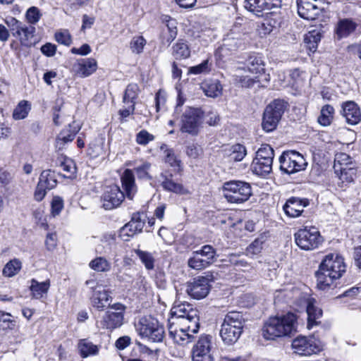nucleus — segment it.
I'll list each match as a JSON object with an SVG mask.
<instances>
[{
  "label": "nucleus",
  "mask_w": 361,
  "mask_h": 361,
  "mask_svg": "<svg viewBox=\"0 0 361 361\" xmlns=\"http://www.w3.org/2000/svg\"><path fill=\"white\" fill-rule=\"evenodd\" d=\"M121 180L125 194L116 185L106 187L100 197L102 207L104 209H116L121 204L125 197L132 200L137 193V188L132 170L126 169L121 177Z\"/></svg>",
  "instance_id": "1"
},
{
  "label": "nucleus",
  "mask_w": 361,
  "mask_h": 361,
  "mask_svg": "<svg viewBox=\"0 0 361 361\" xmlns=\"http://www.w3.org/2000/svg\"><path fill=\"white\" fill-rule=\"evenodd\" d=\"M345 271L346 264L342 256L336 253L326 255L315 274L318 288L326 290L334 281L340 279Z\"/></svg>",
  "instance_id": "2"
},
{
  "label": "nucleus",
  "mask_w": 361,
  "mask_h": 361,
  "mask_svg": "<svg viewBox=\"0 0 361 361\" xmlns=\"http://www.w3.org/2000/svg\"><path fill=\"white\" fill-rule=\"evenodd\" d=\"M297 331V317L288 312L281 316L269 317L264 324L262 329L263 337L267 340L290 336Z\"/></svg>",
  "instance_id": "3"
},
{
  "label": "nucleus",
  "mask_w": 361,
  "mask_h": 361,
  "mask_svg": "<svg viewBox=\"0 0 361 361\" xmlns=\"http://www.w3.org/2000/svg\"><path fill=\"white\" fill-rule=\"evenodd\" d=\"M244 318L240 312H228L221 326L220 336L226 345H233L239 339L243 328Z\"/></svg>",
  "instance_id": "4"
},
{
  "label": "nucleus",
  "mask_w": 361,
  "mask_h": 361,
  "mask_svg": "<svg viewBox=\"0 0 361 361\" xmlns=\"http://www.w3.org/2000/svg\"><path fill=\"white\" fill-rule=\"evenodd\" d=\"M135 327L138 334L149 341L160 343L164 338V328L155 318L142 317L135 324Z\"/></svg>",
  "instance_id": "5"
},
{
  "label": "nucleus",
  "mask_w": 361,
  "mask_h": 361,
  "mask_svg": "<svg viewBox=\"0 0 361 361\" xmlns=\"http://www.w3.org/2000/svg\"><path fill=\"white\" fill-rule=\"evenodd\" d=\"M216 250L211 245H204L193 251L187 261L189 268L201 271L207 269L216 261Z\"/></svg>",
  "instance_id": "6"
},
{
  "label": "nucleus",
  "mask_w": 361,
  "mask_h": 361,
  "mask_svg": "<svg viewBox=\"0 0 361 361\" xmlns=\"http://www.w3.org/2000/svg\"><path fill=\"white\" fill-rule=\"evenodd\" d=\"M203 116L200 109L188 107L180 116V131L191 136L198 135L202 128Z\"/></svg>",
  "instance_id": "7"
},
{
  "label": "nucleus",
  "mask_w": 361,
  "mask_h": 361,
  "mask_svg": "<svg viewBox=\"0 0 361 361\" xmlns=\"http://www.w3.org/2000/svg\"><path fill=\"white\" fill-rule=\"evenodd\" d=\"M223 190L225 198L231 203L245 202L252 195L250 183L240 180H231L225 183Z\"/></svg>",
  "instance_id": "8"
},
{
  "label": "nucleus",
  "mask_w": 361,
  "mask_h": 361,
  "mask_svg": "<svg viewBox=\"0 0 361 361\" xmlns=\"http://www.w3.org/2000/svg\"><path fill=\"white\" fill-rule=\"evenodd\" d=\"M214 279L212 272H206L204 276H200L185 284V292L192 298L200 300L205 298L211 288L210 283Z\"/></svg>",
  "instance_id": "9"
},
{
  "label": "nucleus",
  "mask_w": 361,
  "mask_h": 361,
  "mask_svg": "<svg viewBox=\"0 0 361 361\" xmlns=\"http://www.w3.org/2000/svg\"><path fill=\"white\" fill-rule=\"evenodd\" d=\"M274 149L269 145H263L256 152L252 167V171L257 175L263 176L269 173L272 170Z\"/></svg>",
  "instance_id": "10"
},
{
  "label": "nucleus",
  "mask_w": 361,
  "mask_h": 361,
  "mask_svg": "<svg viewBox=\"0 0 361 361\" xmlns=\"http://www.w3.org/2000/svg\"><path fill=\"white\" fill-rule=\"evenodd\" d=\"M280 169L287 174L302 171L307 165L304 157L296 151L283 152L279 157Z\"/></svg>",
  "instance_id": "11"
},
{
  "label": "nucleus",
  "mask_w": 361,
  "mask_h": 361,
  "mask_svg": "<svg viewBox=\"0 0 361 361\" xmlns=\"http://www.w3.org/2000/svg\"><path fill=\"white\" fill-rule=\"evenodd\" d=\"M294 237L296 245L304 250L317 248L322 242V237L315 227L300 229L295 233Z\"/></svg>",
  "instance_id": "12"
},
{
  "label": "nucleus",
  "mask_w": 361,
  "mask_h": 361,
  "mask_svg": "<svg viewBox=\"0 0 361 361\" xmlns=\"http://www.w3.org/2000/svg\"><path fill=\"white\" fill-rule=\"evenodd\" d=\"M212 337L210 335L201 336L192 348V361H214Z\"/></svg>",
  "instance_id": "13"
},
{
  "label": "nucleus",
  "mask_w": 361,
  "mask_h": 361,
  "mask_svg": "<svg viewBox=\"0 0 361 361\" xmlns=\"http://www.w3.org/2000/svg\"><path fill=\"white\" fill-rule=\"evenodd\" d=\"M294 353L300 355H310L322 350V342L314 337L298 336L292 342Z\"/></svg>",
  "instance_id": "14"
},
{
  "label": "nucleus",
  "mask_w": 361,
  "mask_h": 361,
  "mask_svg": "<svg viewBox=\"0 0 361 361\" xmlns=\"http://www.w3.org/2000/svg\"><path fill=\"white\" fill-rule=\"evenodd\" d=\"M281 5V0H245L244 2V7L258 16L263 11L278 8Z\"/></svg>",
  "instance_id": "15"
},
{
  "label": "nucleus",
  "mask_w": 361,
  "mask_h": 361,
  "mask_svg": "<svg viewBox=\"0 0 361 361\" xmlns=\"http://www.w3.org/2000/svg\"><path fill=\"white\" fill-rule=\"evenodd\" d=\"M316 0H298V15L305 20H316L322 11L316 5Z\"/></svg>",
  "instance_id": "16"
},
{
  "label": "nucleus",
  "mask_w": 361,
  "mask_h": 361,
  "mask_svg": "<svg viewBox=\"0 0 361 361\" xmlns=\"http://www.w3.org/2000/svg\"><path fill=\"white\" fill-rule=\"evenodd\" d=\"M173 175L168 172L161 173L157 177V181L162 188L168 192H172L178 195H188L190 191L182 184L176 183L172 179Z\"/></svg>",
  "instance_id": "17"
},
{
  "label": "nucleus",
  "mask_w": 361,
  "mask_h": 361,
  "mask_svg": "<svg viewBox=\"0 0 361 361\" xmlns=\"http://www.w3.org/2000/svg\"><path fill=\"white\" fill-rule=\"evenodd\" d=\"M145 224V215L144 213L136 212L133 214L131 220L121 228V234L132 237L142 231Z\"/></svg>",
  "instance_id": "18"
},
{
  "label": "nucleus",
  "mask_w": 361,
  "mask_h": 361,
  "mask_svg": "<svg viewBox=\"0 0 361 361\" xmlns=\"http://www.w3.org/2000/svg\"><path fill=\"white\" fill-rule=\"evenodd\" d=\"M341 114L349 125L355 126L361 121V111L353 101H347L342 104Z\"/></svg>",
  "instance_id": "19"
},
{
  "label": "nucleus",
  "mask_w": 361,
  "mask_h": 361,
  "mask_svg": "<svg viewBox=\"0 0 361 361\" xmlns=\"http://www.w3.org/2000/svg\"><path fill=\"white\" fill-rule=\"evenodd\" d=\"M309 204L310 202L307 199L293 197L286 201L283 209L287 216L295 218L301 215L304 208Z\"/></svg>",
  "instance_id": "20"
},
{
  "label": "nucleus",
  "mask_w": 361,
  "mask_h": 361,
  "mask_svg": "<svg viewBox=\"0 0 361 361\" xmlns=\"http://www.w3.org/2000/svg\"><path fill=\"white\" fill-rule=\"evenodd\" d=\"M169 335L173 341L180 345H184L193 340V334L183 328L178 327L175 322H169Z\"/></svg>",
  "instance_id": "21"
},
{
  "label": "nucleus",
  "mask_w": 361,
  "mask_h": 361,
  "mask_svg": "<svg viewBox=\"0 0 361 361\" xmlns=\"http://www.w3.org/2000/svg\"><path fill=\"white\" fill-rule=\"evenodd\" d=\"M90 300L94 308L102 311L110 305L112 298L103 286H98L96 288L94 293H92Z\"/></svg>",
  "instance_id": "22"
},
{
  "label": "nucleus",
  "mask_w": 361,
  "mask_h": 361,
  "mask_svg": "<svg viewBox=\"0 0 361 361\" xmlns=\"http://www.w3.org/2000/svg\"><path fill=\"white\" fill-rule=\"evenodd\" d=\"M124 315L121 312H115L107 311L98 322L99 326L103 329L113 330L120 327L123 324Z\"/></svg>",
  "instance_id": "23"
},
{
  "label": "nucleus",
  "mask_w": 361,
  "mask_h": 361,
  "mask_svg": "<svg viewBox=\"0 0 361 361\" xmlns=\"http://www.w3.org/2000/svg\"><path fill=\"white\" fill-rule=\"evenodd\" d=\"M357 24L351 18L339 19L334 29L338 39L346 38L355 32Z\"/></svg>",
  "instance_id": "24"
},
{
  "label": "nucleus",
  "mask_w": 361,
  "mask_h": 361,
  "mask_svg": "<svg viewBox=\"0 0 361 361\" xmlns=\"http://www.w3.org/2000/svg\"><path fill=\"white\" fill-rule=\"evenodd\" d=\"M178 327L183 328L192 334H197L200 329L199 317L197 311L192 309L189 310L188 317H185L175 322Z\"/></svg>",
  "instance_id": "25"
},
{
  "label": "nucleus",
  "mask_w": 361,
  "mask_h": 361,
  "mask_svg": "<svg viewBox=\"0 0 361 361\" xmlns=\"http://www.w3.org/2000/svg\"><path fill=\"white\" fill-rule=\"evenodd\" d=\"M243 69L247 70L250 73L260 75L265 72V63L262 56L253 54L248 56L245 62Z\"/></svg>",
  "instance_id": "26"
},
{
  "label": "nucleus",
  "mask_w": 361,
  "mask_h": 361,
  "mask_svg": "<svg viewBox=\"0 0 361 361\" xmlns=\"http://www.w3.org/2000/svg\"><path fill=\"white\" fill-rule=\"evenodd\" d=\"M75 71L80 77H88L94 73L97 68V63L94 59L87 58L80 59L74 66Z\"/></svg>",
  "instance_id": "27"
},
{
  "label": "nucleus",
  "mask_w": 361,
  "mask_h": 361,
  "mask_svg": "<svg viewBox=\"0 0 361 361\" xmlns=\"http://www.w3.org/2000/svg\"><path fill=\"white\" fill-rule=\"evenodd\" d=\"M224 157L228 159V161H240L247 154L246 148L244 145L236 144L228 146L223 149Z\"/></svg>",
  "instance_id": "28"
},
{
  "label": "nucleus",
  "mask_w": 361,
  "mask_h": 361,
  "mask_svg": "<svg viewBox=\"0 0 361 361\" xmlns=\"http://www.w3.org/2000/svg\"><path fill=\"white\" fill-rule=\"evenodd\" d=\"M287 106L288 104L284 100L280 99H274L266 106L264 113L271 116L276 121H280Z\"/></svg>",
  "instance_id": "29"
},
{
  "label": "nucleus",
  "mask_w": 361,
  "mask_h": 361,
  "mask_svg": "<svg viewBox=\"0 0 361 361\" xmlns=\"http://www.w3.org/2000/svg\"><path fill=\"white\" fill-rule=\"evenodd\" d=\"M241 36L242 35L240 33L235 35L233 31L231 30V32L228 33L226 37L224 39V43L221 47V51H233L241 47L243 45Z\"/></svg>",
  "instance_id": "30"
},
{
  "label": "nucleus",
  "mask_w": 361,
  "mask_h": 361,
  "mask_svg": "<svg viewBox=\"0 0 361 361\" xmlns=\"http://www.w3.org/2000/svg\"><path fill=\"white\" fill-rule=\"evenodd\" d=\"M205 95L209 97H217L222 94L223 87L216 79L206 80L201 86Z\"/></svg>",
  "instance_id": "31"
},
{
  "label": "nucleus",
  "mask_w": 361,
  "mask_h": 361,
  "mask_svg": "<svg viewBox=\"0 0 361 361\" xmlns=\"http://www.w3.org/2000/svg\"><path fill=\"white\" fill-rule=\"evenodd\" d=\"M78 350L82 358L96 355L99 353V346L87 338L80 339L78 343Z\"/></svg>",
  "instance_id": "32"
},
{
  "label": "nucleus",
  "mask_w": 361,
  "mask_h": 361,
  "mask_svg": "<svg viewBox=\"0 0 361 361\" xmlns=\"http://www.w3.org/2000/svg\"><path fill=\"white\" fill-rule=\"evenodd\" d=\"M356 171L357 170L354 165L350 167H340L338 173H336L341 181L338 183V185L343 187L352 183L355 177Z\"/></svg>",
  "instance_id": "33"
},
{
  "label": "nucleus",
  "mask_w": 361,
  "mask_h": 361,
  "mask_svg": "<svg viewBox=\"0 0 361 361\" xmlns=\"http://www.w3.org/2000/svg\"><path fill=\"white\" fill-rule=\"evenodd\" d=\"M50 286L49 280L44 282H38L36 279H32L30 281V290L32 297L36 299H39L47 294Z\"/></svg>",
  "instance_id": "34"
},
{
  "label": "nucleus",
  "mask_w": 361,
  "mask_h": 361,
  "mask_svg": "<svg viewBox=\"0 0 361 361\" xmlns=\"http://www.w3.org/2000/svg\"><path fill=\"white\" fill-rule=\"evenodd\" d=\"M307 329H311L313 326L318 325L320 322L318 321L322 317V310L316 307L311 302H308L307 306Z\"/></svg>",
  "instance_id": "35"
},
{
  "label": "nucleus",
  "mask_w": 361,
  "mask_h": 361,
  "mask_svg": "<svg viewBox=\"0 0 361 361\" xmlns=\"http://www.w3.org/2000/svg\"><path fill=\"white\" fill-rule=\"evenodd\" d=\"M322 35L319 30H312L309 31L304 37V42L310 51H315L318 43L320 42Z\"/></svg>",
  "instance_id": "36"
},
{
  "label": "nucleus",
  "mask_w": 361,
  "mask_h": 361,
  "mask_svg": "<svg viewBox=\"0 0 361 361\" xmlns=\"http://www.w3.org/2000/svg\"><path fill=\"white\" fill-rule=\"evenodd\" d=\"M39 183L47 187L48 190L54 188L57 184L55 172L51 169L43 171L39 176Z\"/></svg>",
  "instance_id": "37"
},
{
  "label": "nucleus",
  "mask_w": 361,
  "mask_h": 361,
  "mask_svg": "<svg viewBox=\"0 0 361 361\" xmlns=\"http://www.w3.org/2000/svg\"><path fill=\"white\" fill-rule=\"evenodd\" d=\"M35 32V27L33 25L23 23L19 30V34L16 37L19 39L23 45L27 46L30 40L33 37Z\"/></svg>",
  "instance_id": "38"
},
{
  "label": "nucleus",
  "mask_w": 361,
  "mask_h": 361,
  "mask_svg": "<svg viewBox=\"0 0 361 361\" xmlns=\"http://www.w3.org/2000/svg\"><path fill=\"white\" fill-rule=\"evenodd\" d=\"M172 54L176 59H184L190 56V50L186 42L180 39L173 46Z\"/></svg>",
  "instance_id": "39"
},
{
  "label": "nucleus",
  "mask_w": 361,
  "mask_h": 361,
  "mask_svg": "<svg viewBox=\"0 0 361 361\" xmlns=\"http://www.w3.org/2000/svg\"><path fill=\"white\" fill-rule=\"evenodd\" d=\"M334 114V109L331 105H324L320 112L317 121L322 126H329L333 120Z\"/></svg>",
  "instance_id": "40"
},
{
  "label": "nucleus",
  "mask_w": 361,
  "mask_h": 361,
  "mask_svg": "<svg viewBox=\"0 0 361 361\" xmlns=\"http://www.w3.org/2000/svg\"><path fill=\"white\" fill-rule=\"evenodd\" d=\"M267 240V235L263 233L259 235L246 249L248 255H256L261 252L264 243Z\"/></svg>",
  "instance_id": "41"
},
{
  "label": "nucleus",
  "mask_w": 361,
  "mask_h": 361,
  "mask_svg": "<svg viewBox=\"0 0 361 361\" xmlns=\"http://www.w3.org/2000/svg\"><path fill=\"white\" fill-rule=\"evenodd\" d=\"M76 134L75 130H71V125L68 128H64L58 135L56 138V147L59 149H61L63 145L66 143L73 141Z\"/></svg>",
  "instance_id": "42"
},
{
  "label": "nucleus",
  "mask_w": 361,
  "mask_h": 361,
  "mask_svg": "<svg viewBox=\"0 0 361 361\" xmlns=\"http://www.w3.org/2000/svg\"><path fill=\"white\" fill-rule=\"evenodd\" d=\"M89 267L97 272H108L111 270V263L104 257H97L90 261Z\"/></svg>",
  "instance_id": "43"
},
{
  "label": "nucleus",
  "mask_w": 361,
  "mask_h": 361,
  "mask_svg": "<svg viewBox=\"0 0 361 361\" xmlns=\"http://www.w3.org/2000/svg\"><path fill=\"white\" fill-rule=\"evenodd\" d=\"M31 109V105L28 101H20L13 112V118L15 120H21L25 118Z\"/></svg>",
  "instance_id": "44"
},
{
  "label": "nucleus",
  "mask_w": 361,
  "mask_h": 361,
  "mask_svg": "<svg viewBox=\"0 0 361 361\" xmlns=\"http://www.w3.org/2000/svg\"><path fill=\"white\" fill-rule=\"evenodd\" d=\"M139 87L135 83L129 84L124 92L123 102L125 104H133L135 105V99L139 94Z\"/></svg>",
  "instance_id": "45"
},
{
  "label": "nucleus",
  "mask_w": 361,
  "mask_h": 361,
  "mask_svg": "<svg viewBox=\"0 0 361 361\" xmlns=\"http://www.w3.org/2000/svg\"><path fill=\"white\" fill-rule=\"evenodd\" d=\"M22 268V262L18 259L10 260L3 269V274L6 277H13L16 275Z\"/></svg>",
  "instance_id": "46"
},
{
  "label": "nucleus",
  "mask_w": 361,
  "mask_h": 361,
  "mask_svg": "<svg viewBox=\"0 0 361 361\" xmlns=\"http://www.w3.org/2000/svg\"><path fill=\"white\" fill-rule=\"evenodd\" d=\"M353 166L352 158L348 154L345 153L336 154L334 166L336 173H338L340 167H350Z\"/></svg>",
  "instance_id": "47"
},
{
  "label": "nucleus",
  "mask_w": 361,
  "mask_h": 361,
  "mask_svg": "<svg viewBox=\"0 0 361 361\" xmlns=\"http://www.w3.org/2000/svg\"><path fill=\"white\" fill-rule=\"evenodd\" d=\"M135 252L147 269L151 270L154 269V258L152 253L141 250H135Z\"/></svg>",
  "instance_id": "48"
},
{
  "label": "nucleus",
  "mask_w": 361,
  "mask_h": 361,
  "mask_svg": "<svg viewBox=\"0 0 361 361\" xmlns=\"http://www.w3.org/2000/svg\"><path fill=\"white\" fill-rule=\"evenodd\" d=\"M152 164L149 162H144L134 169L138 179L150 180L152 179L149 174Z\"/></svg>",
  "instance_id": "49"
},
{
  "label": "nucleus",
  "mask_w": 361,
  "mask_h": 361,
  "mask_svg": "<svg viewBox=\"0 0 361 361\" xmlns=\"http://www.w3.org/2000/svg\"><path fill=\"white\" fill-rule=\"evenodd\" d=\"M146 39L142 36H135L130 42V48L133 53L140 54L146 45Z\"/></svg>",
  "instance_id": "50"
},
{
  "label": "nucleus",
  "mask_w": 361,
  "mask_h": 361,
  "mask_svg": "<svg viewBox=\"0 0 361 361\" xmlns=\"http://www.w3.org/2000/svg\"><path fill=\"white\" fill-rule=\"evenodd\" d=\"M192 309L190 305L181 304L179 305L174 306L171 309L172 319H175L176 321L180 319L181 318L188 317L189 310Z\"/></svg>",
  "instance_id": "51"
},
{
  "label": "nucleus",
  "mask_w": 361,
  "mask_h": 361,
  "mask_svg": "<svg viewBox=\"0 0 361 361\" xmlns=\"http://www.w3.org/2000/svg\"><path fill=\"white\" fill-rule=\"evenodd\" d=\"M11 317L12 315L10 313L2 311L0 319V329H13L16 327V322Z\"/></svg>",
  "instance_id": "52"
},
{
  "label": "nucleus",
  "mask_w": 361,
  "mask_h": 361,
  "mask_svg": "<svg viewBox=\"0 0 361 361\" xmlns=\"http://www.w3.org/2000/svg\"><path fill=\"white\" fill-rule=\"evenodd\" d=\"M165 153V161L168 163L172 167H179L180 161L178 160L175 155L172 149L167 148L166 145H163L161 147V149H164Z\"/></svg>",
  "instance_id": "53"
},
{
  "label": "nucleus",
  "mask_w": 361,
  "mask_h": 361,
  "mask_svg": "<svg viewBox=\"0 0 361 361\" xmlns=\"http://www.w3.org/2000/svg\"><path fill=\"white\" fill-rule=\"evenodd\" d=\"M42 17L40 10L35 6L29 8L25 13V18L27 21L31 25H35L39 22Z\"/></svg>",
  "instance_id": "54"
},
{
  "label": "nucleus",
  "mask_w": 361,
  "mask_h": 361,
  "mask_svg": "<svg viewBox=\"0 0 361 361\" xmlns=\"http://www.w3.org/2000/svg\"><path fill=\"white\" fill-rule=\"evenodd\" d=\"M279 123V121H276V119L271 116H269L264 113L263 114L262 126L264 131L269 133L274 130L276 128Z\"/></svg>",
  "instance_id": "55"
},
{
  "label": "nucleus",
  "mask_w": 361,
  "mask_h": 361,
  "mask_svg": "<svg viewBox=\"0 0 361 361\" xmlns=\"http://www.w3.org/2000/svg\"><path fill=\"white\" fill-rule=\"evenodd\" d=\"M154 140V136L146 130H142L136 135V142L140 145H147L149 142Z\"/></svg>",
  "instance_id": "56"
},
{
  "label": "nucleus",
  "mask_w": 361,
  "mask_h": 361,
  "mask_svg": "<svg viewBox=\"0 0 361 361\" xmlns=\"http://www.w3.org/2000/svg\"><path fill=\"white\" fill-rule=\"evenodd\" d=\"M210 71L209 61L204 60L201 63L192 66L189 68V73L194 75L206 73Z\"/></svg>",
  "instance_id": "57"
},
{
  "label": "nucleus",
  "mask_w": 361,
  "mask_h": 361,
  "mask_svg": "<svg viewBox=\"0 0 361 361\" xmlns=\"http://www.w3.org/2000/svg\"><path fill=\"white\" fill-rule=\"evenodd\" d=\"M6 23L9 27L13 37H16L19 34V30L23 23L18 20L15 18H9L6 20Z\"/></svg>",
  "instance_id": "58"
},
{
  "label": "nucleus",
  "mask_w": 361,
  "mask_h": 361,
  "mask_svg": "<svg viewBox=\"0 0 361 361\" xmlns=\"http://www.w3.org/2000/svg\"><path fill=\"white\" fill-rule=\"evenodd\" d=\"M63 208V200L59 196H54L51 202V214L54 216L60 214Z\"/></svg>",
  "instance_id": "59"
},
{
  "label": "nucleus",
  "mask_w": 361,
  "mask_h": 361,
  "mask_svg": "<svg viewBox=\"0 0 361 361\" xmlns=\"http://www.w3.org/2000/svg\"><path fill=\"white\" fill-rule=\"evenodd\" d=\"M166 21V27L169 32V37L166 39V42L169 44L176 39L177 36V27L175 20L170 19Z\"/></svg>",
  "instance_id": "60"
},
{
  "label": "nucleus",
  "mask_w": 361,
  "mask_h": 361,
  "mask_svg": "<svg viewBox=\"0 0 361 361\" xmlns=\"http://www.w3.org/2000/svg\"><path fill=\"white\" fill-rule=\"evenodd\" d=\"M55 39L59 44L69 46L72 42V39L68 30L57 32L55 34Z\"/></svg>",
  "instance_id": "61"
},
{
  "label": "nucleus",
  "mask_w": 361,
  "mask_h": 361,
  "mask_svg": "<svg viewBox=\"0 0 361 361\" xmlns=\"http://www.w3.org/2000/svg\"><path fill=\"white\" fill-rule=\"evenodd\" d=\"M186 154L192 159H197L202 154V149L196 144H190L187 146Z\"/></svg>",
  "instance_id": "62"
},
{
  "label": "nucleus",
  "mask_w": 361,
  "mask_h": 361,
  "mask_svg": "<svg viewBox=\"0 0 361 361\" xmlns=\"http://www.w3.org/2000/svg\"><path fill=\"white\" fill-rule=\"evenodd\" d=\"M61 166L64 171L69 173V176H68L69 178L73 176L76 172L75 165L71 159H66L61 163Z\"/></svg>",
  "instance_id": "63"
},
{
  "label": "nucleus",
  "mask_w": 361,
  "mask_h": 361,
  "mask_svg": "<svg viewBox=\"0 0 361 361\" xmlns=\"http://www.w3.org/2000/svg\"><path fill=\"white\" fill-rule=\"evenodd\" d=\"M48 190H49L48 188H47V187L44 186L43 185L38 182L34 193L35 200L38 202L42 200Z\"/></svg>",
  "instance_id": "64"
}]
</instances>
